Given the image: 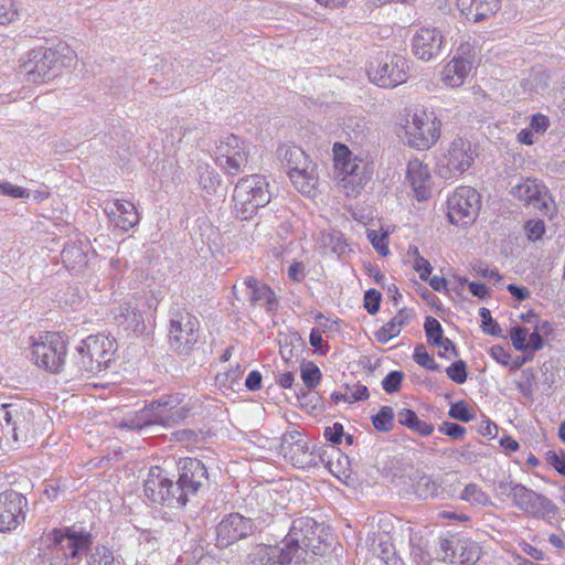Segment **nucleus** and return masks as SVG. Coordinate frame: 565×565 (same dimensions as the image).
<instances>
[{"label": "nucleus", "instance_id": "f257e3e1", "mask_svg": "<svg viewBox=\"0 0 565 565\" xmlns=\"http://www.w3.org/2000/svg\"><path fill=\"white\" fill-rule=\"evenodd\" d=\"M191 398L184 394L163 395L138 412L125 416L118 427L140 430L151 425L170 427L186 418L192 409Z\"/></svg>", "mask_w": 565, "mask_h": 565}, {"label": "nucleus", "instance_id": "f03ea898", "mask_svg": "<svg viewBox=\"0 0 565 565\" xmlns=\"http://www.w3.org/2000/svg\"><path fill=\"white\" fill-rule=\"evenodd\" d=\"M75 58L74 51L67 46L32 49L21 57L19 74L28 83L43 84L55 78L63 67L71 66Z\"/></svg>", "mask_w": 565, "mask_h": 565}, {"label": "nucleus", "instance_id": "7ed1b4c3", "mask_svg": "<svg viewBox=\"0 0 565 565\" xmlns=\"http://www.w3.org/2000/svg\"><path fill=\"white\" fill-rule=\"evenodd\" d=\"M394 131L402 141H438L441 136V121L433 108L416 106L405 109Z\"/></svg>", "mask_w": 565, "mask_h": 565}, {"label": "nucleus", "instance_id": "20e7f679", "mask_svg": "<svg viewBox=\"0 0 565 565\" xmlns=\"http://www.w3.org/2000/svg\"><path fill=\"white\" fill-rule=\"evenodd\" d=\"M233 202L237 217L250 218L258 209L270 202L268 182L258 174L242 178L235 185Z\"/></svg>", "mask_w": 565, "mask_h": 565}, {"label": "nucleus", "instance_id": "39448f33", "mask_svg": "<svg viewBox=\"0 0 565 565\" xmlns=\"http://www.w3.org/2000/svg\"><path fill=\"white\" fill-rule=\"evenodd\" d=\"M114 352V342L106 335H89L78 344L73 359L79 373L90 375L105 370Z\"/></svg>", "mask_w": 565, "mask_h": 565}, {"label": "nucleus", "instance_id": "423d86ee", "mask_svg": "<svg viewBox=\"0 0 565 565\" xmlns=\"http://www.w3.org/2000/svg\"><path fill=\"white\" fill-rule=\"evenodd\" d=\"M436 150V173L450 180L470 168L478 154V143H439Z\"/></svg>", "mask_w": 565, "mask_h": 565}, {"label": "nucleus", "instance_id": "0eeeda50", "mask_svg": "<svg viewBox=\"0 0 565 565\" xmlns=\"http://www.w3.org/2000/svg\"><path fill=\"white\" fill-rule=\"evenodd\" d=\"M30 359L39 367L52 373L62 370L67 347L63 335L57 332H44L30 339Z\"/></svg>", "mask_w": 565, "mask_h": 565}, {"label": "nucleus", "instance_id": "6e6552de", "mask_svg": "<svg viewBox=\"0 0 565 565\" xmlns=\"http://www.w3.org/2000/svg\"><path fill=\"white\" fill-rule=\"evenodd\" d=\"M145 495L152 502L169 508H182L183 497L180 488L168 476V472L158 466L149 469L143 486Z\"/></svg>", "mask_w": 565, "mask_h": 565}, {"label": "nucleus", "instance_id": "1a4fd4ad", "mask_svg": "<svg viewBox=\"0 0 565 565\" xmlns=\"http://www.w3.org/2000/svg\"><path fill=\"white\" fill-rule=\"evenodd\" d=\"M480 207V194L473 188L459 186L448 198L447 216L451 224L467 227L476 221Z\"/></svg>", "mask_w": 565, "mask_h": 565}, {"label": "nucleus", "instance_id": "9d476101", "mask_svg": "<svg viewBox=\"0 0 565 565\" xmlns=\"http://www.w3.org/2000/svg\"><path fill=\"white\" fill-rule=\"evenodd\" d=\"M33 420L34 413L29 402L15 399L0 406V424L15 441L28 438Z\"/></svg>", "mask_w": 565, "mask_h": 565}, {"label": "nucleus", "instance_id": "9b49d317", "mask_svg": "<svg viewBox=\"0 0 565 565\" xmlns=\"http://www.w3.org/2000/svg\"><path fill=\"white\" fill-rule=\"evenodd\" d=\"M499 488L511 497L518 509L532 516L545 518L555 510L551 500L521 483L502 482Z\"/></svg>", "mask_w": 565, "mask_h": 565}, {"label": "nucleus", "instance_id": "f8f14e48", "mask_svg": "<svg viewBox=\"0 0 565 565\" xmlns=\"http://www.w3.org/2000/svg\"><path fill=\"white\" fill-rule=\"evenodd\" d=\"M408 61L402 55H386L377 62L371 64L367 70L369 78L379 87L394 88L408 78Z\"/></svg>", "mask_w": 565, "mask_h": 565}, {"label": "nucleus", "instance_id": "ddd939ff", "mask_svg": "<svg viewBox=\"0 0 565 565\" xmlns=\"http://www.w3.org/2000/svg\"><path fill=\"white\" fill-rule=\"evenodd\" d=\"M47 541L50 547H53L56 554H61L66 562L76 559L93 543L89 533L77 531L75 527L54 529L47 533Z\"/></svg>", "mask_w": 565, "mask_h": 565}, {"label": "nucleus", "instance_id": "4468645a", "mask_svg": "<svg viewBox=\"0 0 565 565\" xmlns=\"http://www.w3.org/2000/svg\"><path fill=\"white\" fill-rule=\"evenodd\" d=\"M198 319L186 310L171 312L169 328L170 347L179 353H188L198 340Z\"/></svg>", "mask_w": 565, "mask_h": 565}, {"label": "nucleus", "instance_id": "2eb2a0df", "mask_svg": "<svg viewBox=\"0 0 565 565\" xmlns=\"http://www.w3.org/2000/svg\"><path fill=\"white\" fill-rule=\"evenodd\" d=\"M280 451L287 461L299 469L318 466L322 460L320 455L310 449L308 443L297 430L282 435Z\"/></svg>", "mask_w": 565, "mask_h": 565}, {"label": "nucleus", "instance_id": "dca6fc26", "mask_svg": "<svg viewBox=\"0 0 565 565\" xmlns=\"http://www.w3.org/2000/svg\"><path fill=\"white\" fill-rule=\"evenodd\" d=\"M215 163L228 175L245 171L249 161L246 143H216L213 150Z\"/></svg>", "mask_w": 565, "mask_h": 565}, {"label": "nucleus", "instance_id": "f3484780", "mask_svg": "<svg viewBox=\"0 0 565 565\" xmlns=\"http://www.w3.org/2000/svg\"><path fill=\"white\" fill-rule=\"evenodd\" d=\"M206 480L207 471L200 460L184 458L179 461V479L175 483L182 491L180 494L183 497V507L189 497L196 494Z\"/></svg>", "mask_w": 565, "mask_h": 565}, {"label": "nucleus", "instance_id": "a211bd4d", "mask_svg": "<svg viewBox=\"0 0 565 565\" xmlns=\"http://www.w3.org/2000/svg\"><path fill=\"white\" fill-rule=\"evenodd\" d=\"M254 522L239 513H231L222 519L216 526V543L218 547H227L233 543L253 534Z\"/></svg>", "mask_w": 565, "mask_h": 565}, {"label": "nucleus", "instance_id": "6ab92c4d", "mask_svg": "<svg viewBox=\"0 0 565 565\" xmlns=\"http://www.w3.org/2000/svg\"><path fill=\"white\" fill-rule=\"evenodd\" d=\"M26 499L15 491L0 493V532L15 530L25 520Z\"/></svg>", "mask_w": 565, "mask_h": 565}, {"label": "nucleus", "instance_id": "aec40b11", "mask_svg": "<svg viewBox=\"0 0 565 565\" xmlns=\"http://www.w3.org/2000/svg\"><path fill=\"white\" fill-rule=\"evenodd\" d=\"M444 35L435 26H422L417 29L412 39L413 54L423 61H430L440 54Z\"/></svg>", "mask_w": 565, "mask_h": 565}, {"label": "nucleus", "instance_id": "412c9836", "mask_svg": "<svg viewBox=\"0 0 565 565\" xmlns=\"http://www.w3.org/2000/svg\"><path fill=\"white\" fill-rule=\"evenodd\" d=\"M511 195L523 203L525 206H532L536 210L547 209L546 188L537 182L536 179H522L513 185L510 191Z\"/></svg>", "mask_w": 565, "mask_h": 565}, {"label": "nucleus", "instance_id": "4be33fe9", "mask_svg": "<svg viewBox=\"0 0 565 565\" xmlns=\"http://www.w3.org/2000/svg\"><path fill=\"white\" fill-rule=\"evenodd\" d=\"M242 289L253 307H263L266 311L271 312L278 306L274 291L254 277H246L242 282Z\"/></svg>", "mask_w": 565, "mask_h": 565}, {"label": "nucleus", "instance_id": "5701e85b", "mask_svg": "<svg viewBox=\"0 0 565 565\" xmlns=\"http://www.w3.org/2000/svg\"><path fill=\"white\" fill-rule=\"evenodd\" d=\"M459 12L470 22H481L493 17L501 8V0H457Z\"/></svg>", "mask_w": 565, "mask_h": 565}, {"label": "nucleus", "instance_id": "b1692460", "mask_svg": "<svg viewBox=\"0 0 565 565\" xmlns=\"http://www.w3.org/2000/svg\"><path fill=\"white\" fill-rule=\"evenodd\" d=\"M317 522L309 516H302L292 521L285 545L296 547V554L301 548L309 547L317 532Z\"/></svg>", "mask_w": 565, "mask_h": 565}, {"label": "nucleus", "instance_id": "393cba45", "mask_svg": "<svg viewBox=\"0 0 565 565\" xmlns=\"http://www.w3.org/2000/svg\"><path fill=\"white\" fill-rule=\"evenodd\" d=\"M440 546L444 550H451V554H446L445 556V558H448L451 563L473 564L479 559L481 554L480 546L470 540H444L440 542Z\"/></svg>", "mask_w": 565, "mask_h": 565}, {"label": "nucleus", "instance_id": "a878e982", "mask_svg": "<svg viewBox=\"0 0 565 565\" xmlns=\"http://www.w3.org/2000/svg\"><path fill=\"white\" fill-rule=\"evenodd\" d=\"M105 213L116 227L128 231L139 223V215L136 206L124 200H115L113 206L107 205Z\"/></svg>", "mask_w": 565, "mask_h": 565}, {"label": "nucleus", "instance_id": "bb28decb", "mask_svg": "<svg viewBox=\"0 0 565 565\" xmlns=\"http://www.w3.org/2000/svg\"><path fill=\"white\" fill-rule=\"evenodd\" d=\"M407 179L418 201L430 195V174L426 166L419 160H412L407 166Z\"/></svg>", "mask_w": 565, "mask_h": 565}, {"label": "nucleus", "instance_id": "cd10ccee", "mask_svg": "<svg viewBox=\"0 0 565 565\" xmlns=\"http://www.w3.org/2000/svg\"><path fill=\"white\" fill-rule=\"evenodd\" d=\"M472 62L459 58H451L441 70V82L451 88L461 86L472 70Z\"/></svg>", "mask_w": 565, "mask_h": 565}, {"label": "nucleus", "instance_id": "c85d7f7f", "mask_svg": "<svg viewBox=\"0 0 565 565\" xmlns=\"http://www.w3.org/2000/svg\"><path fill=\"white\" fill-rule=\"evenodd\" d=\"M412 317L413 313L409 309H399L388 322L375 332L376 340L380 343H387L401 333L402 329L409 323Z\"/></svg>", "mask_w": 565, "mask_h": 565}, {"label": "nucleus", "instance_id": "c756f323", "mask_svg": "<svg viewBox=\"0 0 565 565\" xmlns=\"http://www.w3.org/2000/svg\"><path fill=\"white\" fill-rule=\"evenodd\" d=\"M361 159L353 154L345 143H333L335 177L360 169Z\"/></svg>", "mask_w": 565, "mask_h": 565}, {"label": "nucleus", "instance_id": "7c9ffc66", "mask_svg": "<svg viewBox=\"0 0 565 565\" xmlns=\"http://www.w3.org/2000/svg\"><path fill=\"white\" fill-rule=\"evenodd\" d=\"M114 319L118 323H125L127 328L137 330L142 326L143 318L131 300L124 301L113 309Z\"/></svg>", "mask_w": 565, "mask_h": 565}, {"label": "nucleus", "instance_id": "2f4dec72", "mask_svg": "<svg viewBox=\"0 0 565 565\" xmlns=\"http://www.w3.org/2000/svg\"><path fill=\"white\" fill-rule=\"evenodd\" d=\"M342 192L348 198H356L364 190L366 179L365 175L359 170L348 172L342 175L335 177Z\"/></svg>", "mask_w": 565, "mask_h": 565}, {"label": "nucleus", "instance_id": "473e14b6", "mask_svg": "<svg viewBox=\"0 0 565 565\" xmlns=\"http://www.w3.org/2000/svg\"><path fill=\"white\" fill-rule=\"evenodd\" d=\"M280 154L284 157L288 171H296V168L300 170L312 164L306 151L297 143L285 145L280 148Z\"/></svg>", "mask_w": 565, "mask_h": 565}, {"label": "nucleus", "instance_id": "72a5a7b5", "mask_svg": "<svg viewBox=\"0 0 565 565\" xmlns=\"http://www.w3.org/2000/svg\"><path fill=\"white\" fill-rule=\"evenodd\" d=\"M288 175L294 186L302 194L310 195L316 186V174L312 164L303 167L300 170L288 171Z\"/></svg>", "mask_w": 565, "mask_h": 565}, {"label": "nucleus", "instance_id": "f704fd0d", "mask_svg": "<svg viewBox=\"0 0 565 565\" xmlns=\"http://www.w3.org/2000/svg\"><path fill=\"white\" fill-rule=\"evenodd\" d=\"M295 556L296 547L292 545H285L282 548L268 547L264 550L262 565H290Z\"/></svg>", "mask_w": 565, "mask_h": 565}, {"label": "nucleus", "instance_id": "c9c22d12", "mask_svg": "<svg viewBox=\"0 0 565 565\" xmlns=\"http://www.w3.org/2000/svg\"><path fill=\"white\" fill-rule=\"evenodd\" d=\"M411 558L416 565H429L431 555L428 552L427 544L422 539L411 540Z\"/></svg>", "mask_w": 565, "mask_h": 565}, {"label": "nucleus", "instance_id": "e433bc0d", "mask_svg": "<svg viewBox=\"0 0 565 565\" xmlns=\"http://www.w3.org/2000/svg\"><path fill=\"white\" fill-rule=\"evenodd\" d=\"M460 498L471 504L487 505L489 503V497L476 483H468Z\"/></svg>", "mask_w": 565, "mask_h": 565}, {"label": "nucleus", "instance_id": "4c0bfd02", "mask_svg": "<svg viewBox=\"0 0 565 565\" xmlns=\"http://www.w3.org/2000/svg\"><path fill=\"white\" fill-rule=\"evenodd\" d=\"M88 565H115V559L111 551L104 546L97 545L87 556Z\"/></svg>", "mask_w": 565, "mask_h": 565}, {"label": "nucleus", "instance_id": "58836bf2", "mask_svg": "<svg viewBox=\"0 0 565 565\" xmlns=\"http://www.w3.org/2000/svg\"><path fill=\"white\" fill-rule=\"evenodd\" d=\"M199 183L207 192H214L220 184V175L210 167L199 168Z\"/></svg>", "mask_w": 565, "mask_h": 565}, {"label": "nucleus", "instance_id": "ea45409f", "mask_svg": "<svg viewBox=\"0 0 565 565\" xmlns=\"http://www.w3.org/2000/svg\"><path fill=\"white\" fill-rule=\"evenodd\" d=\"M61 256L66 266L71 267L72 269L86 264L85 254L79 247L75 245L66 246L62 250Z\"/></svg>", "mask_w": 565, "mask_h": 565}, {"label": "nucleus", "instance_id": "a19ab883", "mask_svg": "<svg viewBox=\"0 0 565 565\" xmlns=\"http://www.w3.org/2000/svg\"><path fill=\"white\" fill-rule=\"evenodd\" d=\"M321 376V371L315 363H302L301 380L307 388H315L320 383Z\"/></svg>", "mask_w": 565, "mask_h": 565}, {"label": "nucleus", "instance_id": "79ce46f5", "mask_svg": "<svg viewBox=\"0 0 565 565\" xmlns=\"http://www.w3.org/2000/svg\"><path fill=\"white\" fill-rule=\"evenodd\" d=\"M394 412L390 406H383L380 412L372 417L373 426L379 431H388L393 426Z\"/></svg>", "mask_w": 565, "mask_h": 565}, {"label": "nucleus", "instance_id": "37998d69", "mask_svg": "<svg viewBox=\"0 0 565 565\" xmlns=\"http://www.w3.org/2000/svg\"><path fill=\"white\" fill-rule=\"evenodd\" d=\"M413 358L414 361L422 367H425L430 371L440 370V366L435 362L433 356L429 355V353L427 352L426 348L423 344H418L415 347Z\"/></svg>", "mask_w": 565, "mask_h": 565}, {"label": "nucleus", "instance_id": "c03bdc74", "mask_svg": "<svg viewBox=\"0 0 565 565\" xmlns=\"http://www.w3.org/2000/svg\"><path fill=\"white\" fill-rule=\"evenodd\" d=\"M424 329L426 332L427 341L430 344L437 343V341H440V339L444 337L441 324L434 317L428 316L426 318Z\"/></svg>", "mask_w": 565, "mask_h": 565}, {"label": "nucleus", "instance_id": "a18cd8bd", "mask_svg": "<svg viewBox=\"0 0 565 565\" xmlns=\"http://www.w3.org/2000/svg\"><path fill=\"white\" fill-rule=\"evenodd\" d=\"M366 236L374 249L382 256H386L390 252L387 246V234L380 233L375 230H369Z\"/></svg>", "mask_w": 565, "mask_h": 565}, {"label": "nucleus", "instance_id": "49530a36", "mask_svg": "<svg viewBox=\"0 0 565 565\" xmlns=\"http://www.w3.org/2000/svg\"><path fill=\"white\" fill-rule=\"evenodd\" d=\"M447 376L457 384H462L467 380V364L462 360H457L446 369Z\"/></svg>", "mask_w": 565, "mask_h": 565}, {"label": "nucleus", "instance_id": "de8ad7c7", "mask_svg": "<svg viewBox=\"0 0 565 565\" xmlns=\"http://www.w3.org/2000/svg\"><path fill=\"white\" fill-rule=\"evenodd\" d=\"M479 316L482 321L481 328L484 333L494 335V337L501 335L502 330H501L500 326L497 323V321H494L492 319L491 312L489 309L480 308Z\"/></svg>", "mask_w": 565, "mask_h": 565}, {"label": "nucleus", "instance_id": "09e8293b", "mask_svg": "<svg viewBox=\"0 0 565 565\" xmlns=\"http://www.w3.org/2000/svg\"><path fill=\"white\" fill-rule=\"evenodd\" d=\"M322 244L329 247L332 253L342 254L345 250V244L342 234L339 232H330L322 234Z\"/></svg>", "mask_w": 565, "mask_h": 565}, {"label": "nucleus", "instance_id": "8fccbe9b", "mask_svg": "<svg viewBox=\"0 0 565 565\" xmlns=\"http://www.w3.org/2000/svg\"><path fill=\"white\" fill-rule=\"evenodd\" d=\"M369 397V390L365 385L353 384L347 385L345 393L343 395V402L354 403L365 401Z\"/></svg>", "mask_w": 565, "mask_h": 565}, {"label": "nucleus", "instance_id": "3c124183", "mask_svg": "<svg viewBox=\"0 0 565 565\" xmlns=\"http://www.w3.org/2000/svg\"><path fill=\"white\" fill-rule=\"evenodd\" d=\"M477 55H478V47H477L475 41L471 42L470 40H468V41L462 42L458 46L457 53L454 56V58L471 61L472 66H473L476 63Z\"/></svg>", "mask_w": 565, "mask_h": 565}, {"label": "nucleus", "instance_id": "603ef678", "mask_svg": "<svg viewBox=\"0 0 565 565\" xmlns=\"http://www.w3.org/2000/svg\"><path fill=\"white\" fill-rule=\"evenodd\" d=\"M18 19L13 0H0V24H9Z\"/></svg>", "mask_w": 565, "mask_h": 565}, {"label": "nucleus", "instance_id": "864d4df0", "mask_svg": "<svg viewBox=\"0 0 565 565\" xmlns=\"http://www.w3.org/2000/svg\"><path fill=\"white\" fill-rule=\"evenodd\" d=\"M404 374L401 371H391L382 381L383 390L393 394L399 391Z\"/></svg>", "mask_w": 565, "mask_h": 565}, {"label": "nucleus", "instance_id": "5fc2aeb1", "mask_svg": "<svg viewBox=\"0 0 565 565\" xmlns=\"http://www.w3.org/2000/svg\"><path fill=\"white\" fill-rule=\"evenodd\" d=\"M174 440L180 443L185 448H193L200 441V436L194 430L181 429L173 434Z\"/></svg>", "mask_w": 565, "mask_h": 565}, {"label": "nucleus", "instance_id": "6e6d98bb", "mask_svg": "<svg viewBox=\"0 0 565 565\" xmlns=\"http://www.w3.org/2000/svg\"><path fill=\"white\" fill-rule=\"evenodd\" d=\"M448 415L457 420L469 423L473 419V415L471 414L470 409L466 405L465 402H457L450 406Z\"/></svg>", "mask_w": 565, "mask_h": 565}, {"label": "nucleus", "instance_id": "4d7b16f0", "mask_svg": "<svg viewBox=\"0 0 565 565\" xmlns=\"http://www.w3.org/2000/svg\"><path fill=\"white\" fill-rule=\"evenodd\" d=\"M381 300V292L371 288L364 294V308L370 315H375L380 310Z\"/></svg>", "mask_w": 565, "mask_h": 565}, {"label": "nucleus", "instance_id": "13d9d810", "mask_svg": "<svg viewBox=\"0 0 565 565\" xmlns=\"http://www.w3.org/2000/svg\"><path fill=\"white\" fill-rule=\"evenodd\" d=\"M529 335V330L522 327H514L511 329V340L514 348L518 351H526V340Z\"/></svg>", "mask_w": 565, "mask_h": 565}, {"label": "nucleus", "instance_id": "bf43d9fd", "mask_svg": "<svg viewBox=\"0 0 565 565\" xmlns=\"http://www.w3.org/2000/svg\"><path fill=\"white\" fill-rule=\"evenodd\" d=\"M472 269L478 276L484 279L494 280V282H498L502 279L501 275L495 268H491L481 262L473 264Z\"/></svg>", "mask_w": 565, "mask_h": 565}, {"label": "nucleus", "instance_id": "052dcab7", "mask_svg": "<svg viewBox=\"0 0 565 565\" xmlns=\"http://www.w3.org/2000/svg\"><path fill=\"white\" fill-rule=\"evenodd\" d=\"M551 126L550 118L541 113L534 114L530 120V128L536 135H543Z\"/></svg>", "mask_w": 565, "mask_h": 565}, {"label": "nucleus", "instance_id": "680f3d73", "mask_svg": "<svg viewBox=\"0 0 565 565\" xmlns=\"http://www.w3.org/2000/svg\"><path fill=\"white\" fill-rule=\"evenodd\" d=\"M0 193L14 199L29 198V191L25 188L14 185L7 181L0 182Z\"/></svg>", "mask_w": 565, "mask_h": 565}, {"label": "nucleus", "instance_id": "e2e57ef3", "mask_svg": "<svg viewBox=\"0 0 565 565\" xmlns=\"http://www.w3.org/2000/svg\"><path fill=\"white\" fill-rule=\"evenodd\" d=\"M525 231L529 239L537 241L545 233L544 222L541 220H530L525 224Z\"/></svg>", "mask_w": 565, "mask_h": 565}, {"label": "nucleus", "instance_id": "0e129e2a", "mask_svg": "<svg viewBox=\"0 0 565 565\" xmlns=\"http://www.w3.org/2000/svg\"><path fill=\"white\" fill-rule=\"evenodd\" d=\"M439 431H441L443 434H445L454 439H460L465 436L466 428L456 423H444L439 427Z\"/></svg>", "mask_w": 565, "mask_h": 565}, {"label": "nucleus", "instance_id": "69168bd1", "mask_svg": "<svg viewBox=\"0 0 565 565\" xmlns=\"http://www.w3.org/2000/svg\"><path fill=\"white\" fill-rule=\"evenodd\" d=\"M433 345L439 349V355L445 359H450L452 355L457 356V350L455 344L448 338H441L440 341L434 343Z\"/></svg>", "mask_w": 565, "mask_h": 565}, {"label": "nucleus", "instance_id": "338daca9", "mask_svg": "<svg viewBox=\"0 0 565 565\" xmlns=\"http://www.w3.org/2000/svg\"><path fill=\"white\" fill-rule=\"evenodd\" d=\"M344 435L343 426L340 423H334L332 426L324 429V437L332 444H341Z\"/></svg>", "mask_w": 565, "mask_h": 565}, {"label": "nucleus", "instance_id": "774afa93", "mask_svg": "<svg viewBox=\"0 0 565 565\" xmlns=\"http://www.w3.org/2000/svg\"><path fill=\"white\" fill-rule=\"evenodd\" d=\"M414 269L418 273L419 278L422 280H428V278L431 274V270H433L429 262L422 256L415 257Z\"/></svg>", "mask_w": 565, "mask_h": 565}]
</instances>
